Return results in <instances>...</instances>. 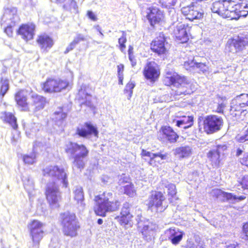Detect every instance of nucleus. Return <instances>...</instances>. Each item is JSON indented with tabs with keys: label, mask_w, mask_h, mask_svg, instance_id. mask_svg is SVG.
I'll list each match as a JSON object with an SVG mask.
<instances>
[{
	"label": "nucleus",
	"mask_w": 248,
	"mask_h": 248,
	"mask_svg": "<svg viewBox=\"0 0 248 248\" xmlns=\"http://www.w3.org/2000/svg\"><path fill=\"white\" fill-rule=\"evenodd\" d=\"M113 194L107 191L95 196L94 212L97 216L105 217L106 213L118 210L121 205L118 199L111 200Z\"/></svg>",
	"instance_id": "f257e3e1"
},
{
	"label": "nucleus",
	"mask_w": 248,
	"mask_h": 248,
	"mask_svg": "<svg viewBox=\"0 0 248 248\" xmlns=\"http://www.w3.org/2000/svg\"><path fill=\"white\" fill-rule=\"evenodd\" d=\"M64 151L67 154L73 155L72 164L75 168L80 170L84 168L85 162L83 159L89 154V151L85 145L69 141L65 144Z\"/></svg>",
	"instance_id": "f03ea898"
},
{
	"label": "nucleus",
	"mask_w": 248,
	"mask_h": 248,
	"mask_svg": "<svg viewBox=\"0 0 248 248\" xmlns=\"http://www.w3.org/2000/svg\"><path fill=\"white\" fill-rule=\"evenodd\" d=\"M60 224L64 235L71 237L77 235L80 226L74 213L66 212L61 214Z\"/></svg>",
	"instance_id": "7ed1b4c3"
},
{
	"label": "nucleus",
	"mask_w": 248,
	"mask_h": 248,
	"mask_svg": "<svg viewBox=\"0 0 248 248\" xmlns=\"http://www.w3.org/2000/svg\"><path fill=\"white\" fill-rule=\"evenodd\" d=\"M69 82L65 79L56 77H48L41 84L42 91L45 93H59L66 90Z\"/></svg>",
	"instance_id": "20e7f679"
},
{
	"label": "nucleus",
	"mask_w": 248,
	"mask_h": 248,
	"mask_svg": "<svg viewBox=\"0 0 248 248\" xmlns=\"http://www.w3.org/2000/svg\"><path fill=\"white\" fill-rule=\"evenodd\" d=\"M166 197L164 192L158 190H151L148 197L146 206L149 210H155L156 213H161L167 208L164 204Z\"/></svg>",
	"instance_id": "39448f33"
},
{
	"label": "nucleus",
	"mask_w": 248,
	"mask_h": 248,
	"mask_svg": "<svg viewBox=\"0 0 248 248\" xmlns=\"http://www.w3.org/2000/svg\"><path fill=\"white\" fill-rule=\"evenodd\" d=\"M181 12L186 19L190 21L202 19L204 15V11L202 6L197 2H192L190 4L183 7L181 9Z\"/></svg>",
	"instance_id": "423d86ee"
},
{
	"label": "nucleus",
	"mask_w": 248,
	"mask_h": 248,
	"mask_svg": "<svg viewBox=\"0 0 248 248\" xmlns=\"http://www.w3.org/2000/svg\"><path fill=\"white\" fill-rule=\"evenodd\" d=\"M223 119L221 117L214 114L207 115L203 121L204 132L212 134L219 131L223 125Z\"/></svg>",
	"instance_id": "0eeeda50"
},
{
	"label": "nucleus",
	"mask_w": 248,
	"mask_h": 248,
	"mask_svg": "<svg viewBox=\"0 0 248 248\" xmlns=\"http://www.w3.org/2000/svg\"><path fill=\"white\" fill-rule=\"evenodd\" d=\"M44 224L41 221L33 219L29 224L30 236L32 240V246L39 248L40 243L43 237L44 231L42 229Z\"/></svg>",
	"instance_id": "6e6552de"
},
{
	"label": "nucleus",
	"mask_w": 248,
	"mask_h": 248,
	"mask_svg": "<svg viewBox=\"0 0 248 248\" xmlns=\"http://www.w3.org/2000/svg\"><path fill=\"white\" fill-rule=\"evenodd\" d=\"M164 82L166 86L173 85L177 88H182L183 93H187L191 88V84L184 76L178 74L167 76L164 78Z\"/></svg>",
	"instance_id": "1a4fd4ad"
},
{
	"label": "nucleus",
	"mask_w": 248,
	"mask_h": 248,
	"mask_svg": "<svg viewBox=\"0 0 248 248\" xmlns=\"http://www.w3.org/2000/svg\"><path fill=\"white\" fill-rule=\"evenodd\" d=\"M167 43L166 36L163 33L160 32L151 42L150 48L152 52L158 56H166L169 53V50L166 46Z\"/></svg>",
	"instance_id": "9d476101"
},
{
	"label": "nucleus",
	"mask_w": 248,
	"mask_h": 248,
	"mask_svg": "<svg viewBox=\"0 0 248 248\" xmlns=\"http://www.w3.org/2000/svg\"><path fill=\"white\" fill-rule=\"evenodd\" d=\"M142 74L146 80L154 83L157 81L160 77V66L155 61H148L143 67Z\"/></svg>",
	"instance_id": "9b49d317"
},
{
	"label": "nucleus",
	"mask_w": 248,
	"mask_h": 248,
	"mask_svg": "<svg viewBox=\"0 0 248 248\" xmlns=\"http://www.w3.org/2000/svg\"><path fill=\"white\" fill-rule=\"evenodd\" d=\"M45 195L46 200L51 208L59 207L61 195L59 187L53 182L47 185Z\"/></svg>",
	"instance_id": "f8f14e48"
},
{
	"label": "nucleus",
	"mask_w": 248,
	"mask_h": 248,
	"mask_svg": "<svg viewBox=\"0 0 248 248\" xmlns=\"http://www.w3.org/2000/svg\"><path fill=\"white\" fill-rule=\"evenodd\" d=\"M157 139L162 142L167 141L175 143L179 139V136L174 129L170 125H162L156 134Z\"/></svg>",
	"instance_id": "ddd939ff"
},
{
	"label": "nucleus",
	"mask_w": 248,
	"mask_h": 248,
	"mask_svg": "<svg viewBox=\"0 0 248 248\" xmlns=\"http://www.w3.org/2000/svg\"><path fill=\"white\" fill-rule=\"evenodd\" d=\"M231 0H219L214 2L212 6L213 13H217L224 18L230 19L231 12Z\"/></svg>",
	"instance_id": "4468645a"
},
{
	"label": "nucleus",
	"mask_w": 248,
	"mask_h": 248,
	"mask_svg": "<svg viewBox=\"0 0 248 248\" xmlns=\"http://www.w3.org/2000/svg\"><path fill=\"white\" fill-rule=\"evenodd\" d=\"M140 155L142 157H148V159L145 158L144 160L149 166L154 168L158 167L162 163V160L166 159L168 156L167 153L162 154L160 152L152 153L145 149L141 150Z\"/></svg>",
	"instance_id": "2eb2a0df"
},
{
	"label": "nucleus",
	"mask_w": 248,
	"mask_h": 248,
	"mask_svg": "<svg viewBox=\"0 0 248 248\" xmlns=\"http://www.w3.org/2000/svg\"><path fill=\"white\" fill-rule=\"evenodd\" d=\"M131 205L128 202H124L121 208L120 215L115 217L121 226H125L133 222L134 216L131 211Z\"/></svg>",
	"instance_id": "dca6fc26"
},
{
	"label": "nucleus",
	"mask_w": 248,
	"mask_h": 248,
	"mask_svg": "<svg viewBox=\"0 0 248 248\" xmlns=\"http://www.w3.org/2000/svg\"><path fill=\"white\" fill-rule=\"evenodd\" d=\"M190 27L188 24L179 23L175 27L173 31V36L175 40L180 44L187 43L189 40L188 32Z\"/></svg>",
	"instance_id": "f3484780"
},
{
	"label": "nucleus",
	"mask_w": 248,
	"mask_h": 248,
	"mask_svg": "<svg viewBox=\"0 0 248 248\" xmlns=\"http://www.w3.org/2000/svg\"><path fill=\"white\" fill-rule=\"evenodd\" d=\"M149 12L146 15L151 26L154 27L156 25L160 24L164 20V12L155 7L148 8Z\"/></svg>",
	"instance_id": "a211bd4d"
},
{
	"label": "nucleus",
	"mask_w": 248,
	"mask_h": 248,
	"mask_svg": "<svg viewBox=\"0 0 248 248\" xmlns=\"http://www.w3.org/2000/svg\"><path fill=\"white\" fill-rule=\"evenodd\" d=\"M14 100L16 107L22 112L31 111L30 105L28 101V96L24 94V90H18L14 94Z\"/></svg>",
	"instance_id": "6ab92c4d"
},
{
	"label": "nucleus",
	"mask_w": 248,
	"mask_h": 248,
	"mask_svg": "<svg viewBox=\"0 0 248 248\" xmlns=\"http://www.w3.org/2000/svg\"><path fill=\"white\" fill-rule=\"evenodd\" d=\"M35 25L33 23H27L21 24L17 30V34L21 35V38L26 41L32 40L34 36Z\"/></svg>",
	"instance_id": "aec40b11"
},
{
	"label": "nucleus",
	"mask_w": 248,
	"mask_h": 248,
	"mask_svg": "<svg viewBox=\"0 0 248 248\" xmlns=\"http://www.w3.org/2000/svg\"><path fill=\"white\" fill-rule=\"evenodd\" d=\"M225 149V146L218 145L216 146L215 149L211 150L207 153V157L213 168L217 169L219 167L221 162L220 153Z\"/></svg>",
	"instance_id": "412c9836"
},
{
	"label": "nucleus",
	"mask_w": 248,
	"mask_h": 248,
	"mask_svg": "<svg viewBox=\"0 0 248 248\" xmlns=\"http://www.w3.org/2000/svg\"><path fill=\"white\" fill-rule=\"evenodd\" d=\"M76 134L80 137L86 138L93 135L95 137H98V131L96 127L90 123H84L80 127L76 129Z\"/></svg>",
	"instance_id": "4be33fe9"
},
{
	"label": "nucleus",
	"mask_w": 248,
	"mask_h": 248,
	"mask_svg": "<svg viewBox=\"0 0 248 248\" xmlns=\"http://www.w3.org/2000/svg\"><path fill=\"white\" fill-rule=\"evenodd\" d=\"M36 43L39 46L40 49L45 51H47L54 44L52 37L46 33L38 35Z\"/></svg>",
	"instance_id": "5701e85b"
},
{
	"label": "nucleus",
	"mask_w": 248,
	"mask_h": 248,
	"mask_svg": "<svg viewBox=\"0 0 248 248\" xmlns=\"http://www.w3.org/2000/svg\"><path fill=\"white\" fill-rule=\"evenodd\" d=\"M229 45L234 47L236 52H240L248 47V36H238L229 40Z\"/></svg>",
	"instance_id": "b1692460"
},
{
	"label": "nucleus",
	"mask_w": 248,
	"mask_h": 248,
	"mask_svg": "<svg viewBox=\"0 0 248 248\" xmlns=\"http://www.w3.org/2000/svg\"><path fill=\"white\" fill-rule=\"evenodd\" d=\"M64 170L57 165L49 166L45 167L42 170V174L45 177H49L56 180H59Z\"/></svg>",
	"instance_id": "393cba45"
},
{
	"label": "nucleus",
	"mask_w": 248,
	"mask_h": 248,
	"mask_svg": "<svg viewBox=\"0 0 248 248\" xmlns=\"http://www.w3.org/2000/svg\"><path fill=\"white\" fill-rule=\"evenodd\" d=\"M31 103L34 112L39 111L44 108L48 102L46 97L37 94L31 96Z\"/></svg>",
	"instance_id": "a878e982"
},
{
	"label": "nucleus",
	"mask_w": 248,
	"mask_h": 248,
	"mask_svg": "<svg viewBox=\"0 0 248 248\" xmlns=\"http://www.w3.org/2000/svg\"><path fill=\"white\" fill-rule=\"evenodd\" d=\"M236 99L238 104L232 107L231 111H236L240 113H244L246 110L243 108L248 107V93H242L237 96Z\"/></svg>",
	"instance_id": "bb28decb"
},
{
	"label": "nucleus",
	"mask_w": 248,
	"mask_h": 248,
	"mask_svg": "<svg viewBox=\"0 0 248 248\" xmlns=\"http://www.w3.org/2000/svg\"><path fill=\"white\" fill-rule=\"evenodd\" d=\"M0 119L5 124H8L15 130L18 128L17 120L15 114L11 112L4 111L1 112Z\"/></svg>",
	"instance_id": "cd10ccee"
},
{
	"label": "nucleus",
	"mask_w": 248,
	"mask_h": 248,
	"mask_svg": "<svg viewBox=\"0 0 248 248\" xmlns=\"http://www.w3.org/2000/svg\"><path fill=\"white\" fill-rule=\"evenodd\" d=\"M168 233V239L174 245H177L182 240L184 232L179 230L175 228H169L167 231Z\"/></svg>",
	"instance_id": "c85d7f7f"
},
{
	"label": "nucleus",
	"mask_w": 248,
	"mask_h": 248,
	"mask_svg": "<svg viewBox=\"0 0 248 248\" xmlns=\"http://www.w3.org/2000/svg\"><path fill=\"white\" fill-rule=\"evenodd\" d=\"M54 117L52 119L55 124L59 126H64L66 124L65 121L67 118V113L64 112L62 108L59 110L56 111L53 113Z\"/></svg>",
	"instance_id": "c756f323"
},
{
	"label": "nucleus",
	"mask_w": 248,
	"mask_h": 248,
	"mask_svg": "<svg viewBox=\"0 0 248 248\" xmlns=\"http://www.w3.org/2000/svg\"><path fill=\"white\" fill-rule=\"evenodd\" d=\"M55 3L61 5L63 9L67 11L72 9L78 8L77 3L75 0H52Z\"/></svg>",
	"instance_id": "7c9ffc66"
},
{
	"label": "nucleus",
	"mask_w": 248,
	"mask_h": 248,
	"mask_svg": "<svg viewBox=\"0 0 248 248\" xmlns=\"http://www.w3.org/2000/svg\"><path fill=\"white\" fill-rule=\"evenodd\" d=\"M192 153V149L189 146H180L175 148V155L179 158L189 157Z\"/></svg>",
	"instance_id": "2f4dec72"
},
{
	"label": "nucleus",
	"mask_w": 248,
	"mask_h": 248,
	"mask_svg": "<svg viewBox=\"0 0 248 248\" xmlns=\"http://www.w3.org/2000/svg\"><path fill=\"white\" fill-rule=\"evenodd\" d=\"M36 153L32 151L30 154L24 155L22 156L24 163L27 165H32L36 161Z\"/></svg>",
	"instance_id": "473e14b6"
},
{
	"label": "nucleus",
	"mask_w": 248,
	"mask_h": 248,
	"mask_svg": "<svg viewBox=\"0 0 248 248\" xmlns=\"http://www.w3.org/2000/svg\"><path fill=\"white\" fill-rule=\"evenodd\" d=\"M165 187L167 188V195L169 197L170 202H172L173 199L175 197L177 193L176 186L173 184L169 183L165 185Z\"/></svg>",
	"instance_id": "72a5a7b5"
},
{
	"label": "nucleus",
	"mask_w": 248,
	"mask_h": 248,
	"mask_svg": "<svg viewBox=\"0 0 248 248\" xmlns=\"http://www.w3.org/2000/svg\"><path fill=\"white\" fill-rule=\"evenodd\" d=\"M9 89L8 79L1 78H0V96L3 97Z\"/></svg>",
	"instance_id": "f704fd0d"
},
{
	"label": "nucleus",
	"mask_w": 248,
	"mask_h": 248,
	"mask_svg": "<svg viewBox=\"0 0 248 248\" xmlns=\"http://www.w3.org/2000/svg\"><path fill=\"white\" fill-rule=\"evenodd\" d=\"M123 189L124 194L129 197L132 198L136 195V189L135 188L134 184L132 183L124 186Z\"/></svg>",
	"instance_id": "c9c22d12"
},
{
	"label": "nucleus",
	"mask_w": 248,
	"mask_h": 248,
	"mask_svg": "<svg viewBox=\"0 0 248 248\" xmlns=\"http://www.w3.org/2000/svg\"><path fill=\"white\" fill-rule=\"evenodd\" d=\"M221 196L223 198V200L229 201L233 200L234 195L232 193H229L223 191L220 189L217 190V193L215 194V197L218 198Z\"/></svg>",
	"instance_id": "e433bc0d"
},
{
	"label": "nucleus",
	"mask_w": 248,
	"mask_h": 248,
	"mask_svg": "<svg viewBox=\"0 0 248 248\" xmlns=\"http://www.w3.org/2000/svg\"><path fill=\"white\" fill-rule=\"evenodd\" d=\"M74 199L78 203H82L84 201V193L82 188H78L75 190Z\"/></svg>",
	"instance_id": "4c0bfd02"
},
{
	"label": "nucleus",
	"mask_w": 248,
	"mask_h": 248,
	"mask_svg": "<svg viewBox=\"0 0 248 248\" xmlns=\"http://www.w3.org/2000/svg\"><path fill=\"white\" fill-rule=\"evenodd\" d=\"M161 6L167 9H173L177 2V0H159Z\"/></svg>",
	"instance_id": "58836bf2"
},
{
	"label": "nucleus",
	"mask_w": 248,
	"mask_h": 248,
	"mask_svg": "<svg viewBox=\"0 0 248 248\" xmlns=\"http://www.w3.org/2000/svg\"><path fill=\"white\" fill-rule=\"evenodd\" d=\"M127 41L126 33L124 31H123L122 36L118 39L119 48L122 52L124 51L125 48V43Z\"/></svg>",
	"instance_id": "ea45409f"
},
{
	"label": "nucleus",
	"mask_w": 248,
	"mask_h": 248,
	"mask_svg": "<svg viewBox=\"0 0 248 248\" xmlns=\"http://www.w3.org/2000/svg\"><path fill=\"white\" fill-rule=\"evenodd\" d=\"M238 185L241 186L243 190H248V174L244 175L238 181Z\"/></svg>",
	"instance_id": "a19ab883"
},
{
	"label": "nucleus",
	"mask_w": 248,
	"mask_h": 248,
	"mask_svg": "<svg viewBox=\"0 0 248 248\" xmlns=\"http://www.w3.org/2000/svg\"><path fill=\"white\" fill-rule=\"evenodd\" d=\"M196 62L194 60H188L184 62L183 65L187 71H191L195 68Z\"/></svg>",
	"instance_id": "79ce46f5"
},
{
	"label": "nucleus",
	"mask_w": 248,
	"mask_h": 248,
	"mask_svg": "<svg viewBox=\"0 0 248 248\" xmlns=\"http://www.w3.org/2000/svg\"><path fill=\"white\" fill-rule=\"evenodd\" d=\"M135 87V84L132 82H129L126 85L125 88L124 90V93L127 94L128 98H130L133 93V89Z\"/></svg>",
	"instance_id": "37998d69"
},
{
	"label": "nucleus",
	"mask_w": 248,
	"mask_h": 248,
	"mask_svg": "<svg viewBox=\"0 0 248 248\" xmlns=\"http://www.w3.org/2000/svg\"><path fill=\"white\" fill-rule=\"evenodd\" d=\"M236 140L240 143H244L248 141V127L246 130L243 135L237 134L236 136Z\"/></svg>",
	"instance_id": "c03bdc74"
},
{
	"label": "nucleus",
	"mask_w": 248,
	"mask_h": 248,
	"mask_svg": "<svg viewBox=\"0 0 248 248\" xmlns=\"http://www.w3.org/2000/svg\"><path fill=\"white\" fill-rule=\"evenodd\" d=\"M177 118L179 119H181L182 120L184 121H187V125L185 127V128H188L191 127L193 124V116H177Z\"/></svg>",
	"instance_id": "a18cd8bd"
},
{
	"label": "nucleus",
	"mask_w": 248,
	"mask_h": 248,
	"mask_svg": "<svg viewBox=\"0 0 248 248\" xmlns=\"http://www.w3.org/2000/svg\"><path fill=\"white\" fill-rule=\"evenodd\" d=\"M195 68L199 69V73H205L207 71L208 66L206 63L203 62H196Z\"/></svg>",
	"instance_id": "49530a36"
},
{
	"label": "nucleus",
	"mask_w": 248,
	"mask_h": 248,
	"mask_svg": "<svg viewBox=\"0 0 248 248\" xmlns=\"http://www.w3.org/2000/svg\"><path fill=\"white\" fill-rule=\"evenodd\" d=\"M241 233L243 235L242 238L248 242V222L243 224Z\"/></svg>",
	"instance_id": "de8ad7c7"
},
{
	"label": "nucleus",
	"mask_w": 248,
	"mask_h": 248,
	"mask_svg": "<svg viewBox=\"0 0 248 248\" xmlns=\"http://www.w3.org/2000/svg\"><path fill=\"white\" fill-rule=\"evenodd\" d=\"M16 25V24L15 22H13L12 24L7 25L4 29V32L6 33L8 36H12Z\"/></svg>",
	"instance_id": "09e8293b"
},
{
	"label": "nucleus",
	"mask_w": 248,
	"mask_h": 248,
	"mask_svg": "<svg viewBox=\"0 0 248 248\" xmlns=\"http://www.w3.org/2000/svg\"><path fill=\"white\" fill-rule=\"evenodd\" d=\"M85 40V38L81 34H78L71 42V44L75 47L76 45L79 44L80 42Z\"/></svg>",
	"instance_id": "8fccbe9b"
},
{
	"label": "nucleus",
	"mask_w": 248,
	"mask_h": 248,
	"mask_svg": "<svg viewBox=\"0 0 248 248\" xmlns=\"http://www.w3.org/2000/svg\"><path fill=\"white\" fill-rule=\"evenodd\" d=\"M240 162L242 165L248 167V153L244 154L240 158Z\"/></svg>",
	"instance_id": "3c124183"
},
{
	"label": "nucleus",
	"mask_w": 248,
	"mask_h": 248,
	"mask_svg": "<svg viewBox=\"0 0 248 248\" xmlns=\"http://www.w3.org/2000/svg\"><path fill=\"white\" fill-rule=\"evenodd\" d=\"M225 105L223 103L218 104L217 105V109L213 111L217 113L223 114L224 112V108Z\"/></svg>",
	"instance_id": "603ef678"
},
{
	"label": "nucleus",
	"mask_w": 248,
	"mask_h": 248,
	"mask_svg": "<svg viewBox=\"0 0 248 248\" xmlns=\"http://www.w3.org/2000/svg\"><path fill=\"white\" fill-rule=\"evenodd\" d=\"M87 16L92 21H96L97 20V16L91 11H88L87 12Z\"/></svg>",
	"instance_id": "864d4df0"
},
{
	"label": "nucleus",
	"mask_w": 248,
	"mask_h": 248,
	"mask_svg": "<svg viewBox=\"0 0 248 248\" xmlns=\"http://www.w3.org/2000/svg\"><path fill=\"white\" fill-rule=\"evenodd\" d=\"M60 179L62 180V182H63V184L65 186L67 187L68 186V182L67 180V175H66V173L65 172V171H64L63 173H62V174L61 176H60L59 180Z\"/></svg>",
	"instance_id": "5fc2aeb1"
},
{
	"label": "nucleus",
	"mask_w": 248,
	"mask_h": 248,
	"mask_svg": "<svg viewBox=\"0 0 248 248\" xmlns=\"http://www.w3.org/2000/svg\"><path fill=\"white\" fill-rule=\"evenodd\" d=\"M117 75L119 74L124 75L123 71L124 70V65L123 64H119L117 65Z\"/></svg>",
	"instance_id": "6e6d98bb"
},
{
	"label": "nucleus",
	"mask_w": 248,
	"mask_h": 248,
	"mask_svg": "<svg viewBox=\"0 0 248 248\" xmlns=\"http://www.w3.org/2000/svg\"><path fill=\"white\" fill-rule=\"evenodd\" d=\"M128 57H129V60H130V61L131 62L132 66L134 67L135 66H136V65L137 64V61H136L135 56L134 55H130V56H128Z\"/></svg>",
	"instance_id": "4d7b16f0"
},
{
	"label": "nucleus",
	"mask_w": 248,
	"mask_h": 248,
	"mask_svg": "<svg viewBox=\"0 0 248 248\" xmlns=\"http://www.w3.org/2000/svg\"><path fill=\"white\" fill-rule=\"evenodd\" d=\"M75 47L73 45V44L70 43L69 44V46L66 48V49L64 52V54L68 53L69 51L72 50Z\"/></svg>",
	"instance_id": "13d9d810"
},
{
	"label": "nucleus",
	"mask_w": 248,
	"mask_h": 248,
	"mask_svg": "<svg viewBox=\"0 0 248 248\" xmlns=\"http://www.w3.org/2000/svg\"><path fill=\"white\" fill-rule=\"evenodd\" d=\"M187 121H184V120H182L181 119H180V120H177L176 121V125L177 127H180L182 125L187 124Z\"/></svg>",
	"instance_id": "bf43d9fd"
},
{
	"label": "nucleus",
	"mask_w": 248,
	"mask_h": 248,
	"mask_svg": "<svg viewBox=\"0 0 248 248\" xmlns=\"http://www.w3.org/2000/svg\"><path fill=\"white\" fill-rule=\"evenodd\" d=\"M226 248H239V244L237 242L230 244L227 245Z\"/></svg>",
	"instance_id": "052dcab7"
},
{
	"label": "nucleus",
	"mask_w": 248,
	"mask_h": 248,
	"mask_svg": "<svg viewBox=\"0 0 248 248\" xmlns=\"http://www.w3.org/2000/svg\"><path fill=\"white\" fill-rule=\"evenodd\" d=\"M246 199V197L244 195H241L239 196H236L234 195L233 200H237L238 201H243Z\"/></svg>",
	"instance_id": "680f3d73"
},
{
	"label": "nucleus",
	"mask_w": 248,
	"mask_h": 248,
	"mask_svg": "<svg viewBox=\"0 0 248 248\" xmlns=\"http://www.w3.org/2000/svg\"><path fill=\"white\" fill-rule=\"evenodd\" d=\"M118 78V83L119 85L123 84L124 75L119 74L117 75Z\"/></svg>",
	"instance_id": "e2e57ef3"
},
{
	"label": "nucleus",
	"mask_w": 248,
	"mask_h": 248,
	"mask_svg": "<svg viewBox=\"0 0 248 248\" xmlns=\"http://www.w3.org/2000/svg\"><path fill=\"white\" fill-rule=\"evenodd\" d=\"M133 50H134L133 47L132 46H128V56L134 55Z\"/></svg>",
	"instance_id": "0e129e2a"
},
{
	"label": "nucleus",
	"mask_w": 248,
	"mask_h": 248,
	"mask_svg": "<svg viewBox=\"0 0 248 248\" xmlns=\"http://www.w3.org/2000/svg\"><path fill=\"white\" fill-rule=\"evenodd\" d=\"M242 152L243 151L241 149L239 148L237 149L236 152V155L237 156L240 155L242 154Z\"/></svg>",
	"instance_id": "69168bd1"
},
{
	"label": "nucleus",
	"mask_w": 248,
	"mask_h": 248,
	"mask_svg": "<svg viewBox=\"0 0 248 248\" xmlns=\"http://www.w3.org/2000/svg\"><path fill=\"white\" fill-rule=\"evenodd\" d=\"M97 223L101 225L103 223V220L101 218H99L98 220H97Z\"/></svg>",
	"instance_id": "338daca9"
},
{
	"label": "nucleus",
	"mask_w": 248,
	"mask_h": 248,
	"mask_svg": "<svg viewBox=\"0 0 248 248\" xmlns=\"http://www.w3.org/2000/svg\"><path fill=\"white\" fill-rule=\"evenodd\" d=\"M100 34H101V35H102V36L103 35V33H102L101 31H100Z\"/></svg>",
	"instance_id": "774afa93"
}]
</instances>
